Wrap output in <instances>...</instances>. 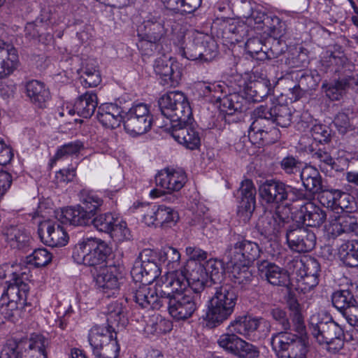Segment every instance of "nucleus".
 <instances>
[{
    "mask_svg": "<svg viewBox=\"0 0 358 358\" xmlns=\"http://www.w3.org/2000/svg\"><path fill=\"white\" fill-rule=\"evenodd\" d=\"M173 20L165 13L155 12L150 14L143 22V40L141 48L144 54L152 55L159 42L166 35L169 27H173Z\"/></svg>",
    "mask_w": 358,
    "mask_h": 358,
    "instance_id": "20e7f679",
    "label": "nucleus"
},
{
    "mask_svg": "<svg viewBox=\"0 0 358 358\" xmlns=\"http://www.w3.org/2000/svg\"><path fill=\"white\" fill-rule=\"evenodd\" d=\"M271 90L270 81L266 78L250 81L245 88V99L253 102H260L268 96Z\"/></svg>",
    "mask_w": 358,
    "mask_h": 358,
    "instance_id": "ea45409f",
    "label": "nucleus"
},
{
    "mask_svg": "<svg viewBox=\"0 0 358 358\" xmlns=\"http://www.w3.org/2000/svg\"><path fill=\"white\" fill-rule=\"evenodd\" d=\"M189 288L194 294H199L202 296L206 284L208 281V275L204 266L198 263H194V268L187 278Z\"/></svg>",
    "mask_w": 358,
    "mask_h": 358,
    "instance_id": "79ce46f5",
    "label": "nucleus"
},
{
    "mask_svg": "<svg viewBox=\"0 0 358 358\" xmlns=\"http://www.w3.org/2000/svg\"><path fill=\"white\" fill-rule=\"evenodd\" d=\"M303 187L312 194L320 193L322 189L321 176L317 169L312 166H306L300 172Z\"/></svg>",
    "mask_w": 358,
    "mask_h": 358,
    "instance_id": "a19ab883",
    "label": "nucleus"
},
{
    "mask_svg": "<svg viewBox=\"0 0 358 358\" xmlns=\"http://www.w3.org/2000/svg\"><path fill=\"white\" fill-rule=\"evenodd\" d=\"M288 216L281 213L280 208L275 211H266L262 215L257 222L256 228L261 235L267 238H276L285 227Z\"/></svg>",
    "mask_w": 358,
    "mask_h": 358,
    "instance_id": "a211bd4d",
    "label": "nucleus"
},
{
    "mask_svg": "<svg viewBox=\"0 0 358 358\" xmlns=\"http://www.w3.org/2000/svg\"><path fill=\"white\" fill-rule=\"evenodd\" d=\"M262 278L274 286L287 287L289 284L288 272L278 265L268 261H263L258 265Z\"/></svg>",
    "mask_w": 358,
    "mask_h": 358,
    "instance_id": "393cba45",
    "label": "nucleus"
},
{
    "mask_svg": "<svg viewBox=\"0 0 358 358\" xmlns=\"http://www.w3.org/2000/svg\"><path fill=\"white\" fill-rule=\"evenodd\" d=\"M342 78H340L334 83H326L322 84V88L324 91L326 96L332 101L339 100L341 92L343 90H346L345 86L342 85Z\"/></svg>",
    "mask_w": 358,
    "mask_h": 358,
    "instance_id": "69168bd1",
    "label": "nucleus"
},
{
    "mask_svg": "<svg viewBox=\"0 0 358 358\" xmlns=\"http://www.w3.org/2000/svg\"><path fill=\"white\" fill-rule=\"evenodd\" d=\"M151 252L148 250H143L139 256V259L135 261L131 270V275L136 283L151 284L157 280L161 274V268L154 259L146 258L148 253Z\"/></svg>",
    "mask_w": 358,
    "mask_h": 358,
    "instance_id": "2eb2a0df",
    "label": "nucleus"
},
{
    "mask_svg": "<svg viewBox=\"0 0 358 358\" xmlns=\"http://www.w3.org/2000/svg\"><path fill=\"white\" fill-rule=\"evenodd\" d=\"M117 221V217L110 213L99 214L92 218V224L99 231L108 233L113 229V225Z\"/></svg>",
    "mask_w": 358,
    "mask_h": 358,
    "instance_id": "603ef678",
    "label": "nucleus"
},
{
    "mask_svg": "<svg viewBox=\"0 0 358 358\" xmlns=\"http://www.w3.org/2000/svg\"><path fill=\"white\" fill-rule=\"evenodd\" d=\"M188 283L187 277L183 271L168 273L157 280L158 292L163 298H165L164 303L171 298L170 296L184 294L187 291L192 292V290L189 288Z\"/></svg>",
    "mask_w": 358,
    "mask_h": 358,
    "instance_id": "dca6fc26",
    "label": "nucleus"
},
{
    "mask_svg": "<svg viewBox=\"0 0 358 358\" xmlns=\"http://www.w3.org/2000/svg\"><path fill=\"white\" fill-rule=\"evenodd\" d=\"M259 106L267 109V116L274 122L276 127H287L290 125L292 113L287 105L271 102L269 104L260 105Z\"/></svg>",
    "mask_w": 358,
    "mask_h": 358,
    "instance_id": "473e14b6",
    "label": "nucleus"
},
{
    "mask_svg": "<svg viewBox=\"0 0 358 358\" xmlns=\"http://www.w3.org/2000/svg\"><path fill=\"white\" fill-rule=\"evenodd\" d=\"M127 302L115 301L107 307V322L110 328L124 327L127 323Z\"/></svg>",
    "mask_w": 358,
    "mask_h": 358,
    "instance_id": "e433bc0d",
    "label": "nucleus"
},
{
    "mask_svg": "<svg viewBox=\"0 0 358 358\" xmlns=\"http://www.w3.org/2000/svg\"><path fill=\"white\" fill-rule=\"evenodd\" d=\"M215 292L210 299L206 313L208 326L215 327L228 320L234 313L238 301V294L229 284L215 287Z\"/></svg>",
    "mask_w": 358,
    "mask_h": 358,
    "instance_id": "f257e3e1",
    "label": "nucleus"
},
{
    "mask_svg": "<svg viewBox=\"0 0 358 358\" xmlns=\"http://www.w3.org/2000/svg\"><path fill=\"white\" fill-rule=\"evenodd\" d=\"M80 206L87 210H92L94 216L103 205V199L95 192L88 190H82L80 193Z\"/></svg>",
    "mask_w": 358,
    "mask_h": 358,
    "instance_id": "de8ad7c7",
    "label": "nucleus"
},
{
    "mask_svg": "<svg viewBox=\"0 0 358 358\" xmlns=\"http://www.w3.org/2000/svg\"><path fill=\"white\" fill-rule=\"evenodd\" d=\"M154 70L161 78V84L166 87L177 86L181 78V73L174 64L166 57L158 58L155 60Z\"/></svg>",
    "mask_w": 358,
    "mask_h": 358,
    "instance_id": "b1692460",
    "label": "nucleus"
},
{
    "mask_svg": "<svg viewBox=\"0 0 358 358\" xmlns=\"http://www.w3.org/2000/svg\"><path fill=\"white\" fill-rule=\"evenodd\" d=\"M52 255L45 248H38L34 250L31 255L27 257V262L36 267L48 265L52 260Z\"/></svg>",
    "mask_w": 358,
    "mask_h": 358,
    "instance_id": "6e6d98bb",
    "label": "nucleus"
},
{
    "mask_svg": "<svg viewBox=\"0 0 358 358\" xmlns=\"http://www.w3.org/2000/svg\"><path fill=\"white\" fill-rule=\"evenodd\" d=\"M192 116L188 121H174L166 129L178 143L189 150H194L200 145L199 132L190 125Z\"/></svg>",
    "mask_w": 358,
    "mask_h": 358,
    "instance_id": "6ab92c4d",
    "label": "nucleus"
},
{
    "mask_svg": "<svg viewBox=\"0 0 358 358\" xmlns=\"http://www.w3.org/2000/svg\"><path fill=\"white\" fill-rule=\"evenodd\" d=\"M355 300L352 293L348 289L337 290L331 295L332 304L340 313L350 304L355 303Z\"/></svg>",
    "mask_w": 358,
    "mask_h": 358,
    "instance_id": "8fccbe9b",
    "label": "nucleus"
},
{
    "mask_svg": "<svg viewBox=\"0 0 358 358\" xmlns=\"http://www.w3.org/2000/svg\"><path fill=\"white\" fill-rule=\"evenodd\" d=\"M259 245L253 241L241 239L227 246L224 255L231 264L250 266L260 255Z\"/></svg>",
    "mask_w": 358,
    "mask_h": 358,
    "instance_id": "ddd939ff",
    "label": "nucleus"
},
{
    "mask_svg": "<svg viewBox=\"0 0 358 358\" xmlns=\"http://www.w3.org/2000/svg\"><path fill=\"white\" fill-rule=\"evenodd\" d=\"M179 219L178 213L171 207L164 205L157 206V226L163 228L174 226Z\"/></svg>",
    "mask_w": 358,
    "mask_h": 358,
    "instance_id": "49530a36",
    "label": "nucleus"
},
{
    "mask_svg": "<svg viewBox=\"0 0 358 358\" xmlns=\"http://www.w3.org/2000/svg\"><path fill=\"white\" fill-rule=\"evenodd\" d=\"M259 194L267 204L278 205L288 201L294 202L303 199L301 190L276 179L266 180L259 186Z\"/></svg>",
    "mask_w": 358,
    "mask_h": 358,
    "instance_id": "6e6552de",
    "label": "nucleus"
},
{
    "mask_svg": "<svg viewBox=\"0 0 358 358\" xmlns=\"http://www.w3.org/2000/svg\"><path fill=\"white\" fill-rule=\"evenodd\" d=\"M225 87L226 84L222 82L203 83L200 90L205 96L213 97L217 101V98L221 97L220 94H222Z\"/></svg>",
    "mask_w": 358,
    "mask_h": 358,
    "instance_id": "e2e57ef3",
    "label": "nucleus"
},
{
    "mask_svg": "<svg viewBox=\"0 0 358 358\" xmlns=\"http://www.w3.org/2000/svg\"><path fill=\"white\" fill-rule=\"evenodd\" d=\"M271 343L278 358H306L308 352L303 338L287 331L273 334Z\"/></svg>",
    "mask_w": 358,
    "mask_h": 358,
    "instance_id": "1a4fd4ad",
    "label": "nucleus"
},
{
    "mask_svg": "<svg viewBox=\"0 0 358 358\" xmlns=\"http://www.w3.org/2000/svg\"><path fill=\"white\" fill-rule=\"evenodd\" d=\"M231 280L235 285L241 288H245L252 280L253 276L249 270V266H242L238 264H231Z\"/></svg>",
    "mask_w": 358,
    "mask_h": 358,
    "instance_id": "a18cd8bd",
    "label": "nucleus"
},
{
    "mask_svg": "<svg viewBox=\"0 0 358 358\" xmlns=\"http://www.w3.org/2000/svg\"><path fill=\"white\" fill-rule=\"evenodd\" d=\"M123 110L115 103H104L98 108L97 119L106 128L115 129L123 122Z\"/></svg>",
    "mask_w": 358,
    "mask_h": 358,
    "instance_id": "c756f323",
    "label": "nucleus"
},
{
    "mask_svg": "<svg viewBox=\"0 0 358 358\" xmlns=\"http://www.w3.org/2000/svg\"><path fill=\"white\" fill-rule=\"evenodd\" d=\"M19 63L17 50L13 44L0 40V79L13 72Z\"/></svg>",
    "mask_w": 358,
    "mask_h": 358,
    "instance_id": "cd10ccee",
    "label": "nucleus"
},
{
    "mask_svg": "<svg viewBox=\"0 0 358 358\" xmlns=\"http://www.w3.org/2000/svg\"><path fill=\"white\" fill-rule=\"evenodd\" d=\"M157 206L147 203H141L138 207L139 213L142 215V221L148 226H157Z\"/></svg>",
    "mask_w": 358,
    "mask_h": 358,
    "instance_id": "052dcab7",
    "label": "nucleus"
},
{
    "mask_svg": "<svg viewBox=\"0 0 358 358\" xmlns=\"http://www.w3.org/2000/svg\"><path fill=\"white\" fill-rule=\"evenodd\" d=\"M148 283L135 282L132 288V297L136 303L143 308L159 309L165 305L162 294H159V286L150 287Z\"/></svg>",
    "mask_w": 358,
    "mask_h": 358,
    "instance_id": "aec40b11",
    "label": "nucleus"
},
{
    "mask_svg": "<svg viewBox=\"0 0 358 358\" xmlns=\"http://www.w3.org/2000/svg\"><path fill=\"white\" fill-rule=\"evenodd\" d=\"M203 48V36H197L182 50V56L189 60L201 59Z\"/></svg>",
    "mask_w": 358,
    "mask_h": 358,
    "instance_id": "4d7b16f0",
    "label": "nucleus"
},
{
    "mask_svg": "<svg viewBox=\"0 0 358 358\" xmlns=\"http://www.w3.org/2000/svg\"><path fill=\"white\" fill-rule=\"evenodd\" d=\"M92 210H87L80 205L62 210L57 214V218L62 224L69 223L74 226H87L92 224L94 217Z\"/></svg>",
    "mask_w": 358,
    "mask_h": 358,
    "instance_id": "bb28decb",
    "label": "nucleus"
},
{
    "mask_svg": "<svg viewBox=\"0 0 358 358\" xmlns=\"http://www.w3.org/2000/svg\"><path fill=\"white\" fill-rule=\"evenodd\" d=\"M97 104L96 94L93 91H88L77 99L73 108L69 110V113L71 115L77 113L80 117L88 118L94 114Z\"/></svg>",
    "mask_w": 358,
    "mask_h": 358,
    "instance_id": "72a5a7b5",
    "label": "nucleus"
},
{
    "mask_svg": "<svg viewBox=\"0 0 358 358\" xmlns=\"http://www.w3.org/2000/svg\"><path fill=\"white\" fill-rule=\"evenodd\" d=\"M152 122V117L148 106L142 103L134 105L123 118L124 129L131 136H138L148 131Z\"/></svg>",
    "mask_w": 358,
    "mask_h": 358,
    "instance_id": "f8f14e48",
    "label": "nucleus"
},
{
    "mask_svg": "<svg viewBox=\"0 0 358 358\" xmlns=\"http://www.w3.org/2000/svg\"><path fill=\"white\" fill-rule=\"evenodd\" d=\"M170 297L165 304H167L170 315L178 321L190 318L203 303L201 296L194 292L187 291Z\"/></svg>",
    "mask_w": 358,
    "mask_h": 358,
    "instance_id": "9b49d317",
    "label": "nucleus"
},
{
    "mask_svg": "<svg viewBox=\"0 0 358 358\" xmlns=\"http://www.w3.org/2000/svg\"><path fill=\"white\" fill-rule=\"evenodd\" d=\"M357 226L358 218L344 213L329 218L327 231L332 237H337L343 234L356 236Z\"/></svg>",
    "mask_w": 358,
    "mask_h": 358,
    "instance_id": "5701e85b",
    "label": "nucleus"
},
{
    "mask_svg": "<svg viewBox=\"0 0 358 358\" xmlns=\"http://www.w3.org/2000/svg\"><path fill=\"white\" fill-rule=\"evenodd\" d=\"M83 148V143L80 141H72L60 146L51 160V166L58 160L77 155Z\"/></svg>",
    "mask_w": 358,
    "mask_h": 358,
    "instance_id": "09e8293b",
    "label": "nucleus"
},
{
    "mask_svg": "<svg viewBox=\"0 0 358 358\" xmlns=\"http://www.w3.org/2000/svg\"><path fill=\"white\" fill-rule=\"evenodd\" d=\"M308 328L315 341L327 351L335 353L343 348V329L334 320L313 315L310 318Z\"/></svg>",
    "mask_w": 358,
    "mask_h": 358,
    "instance_id": "f03ea898",
    "label": "nucleus"
},
{
    "mask_svg": "<svg viewBox=\"0 0 358 358\" xmlns=\"http://www.w3.org/2000/svg\"><path fill=\"white\" fill-rule=\"evenodd\" d=\"M217 101L220 102L221 110L229 115L245 110L248 102L245 97L237 92H232L223 97H218Z\"/></svg>",
    "mask_w": 358,
    "mask_h": 358,
    "instance_id": "c9c22d12",
    "label": "nucleus"
},
{
    "mask_svg": "<svg viewBox=\"0 0 358 358\" xmlns=\"http://www.w3.org/2000/svg\"><path fill=\"white\" fill-rule=\"evenodd\" d=\"M229 332L257 341L265 338L271 331L270 322L262 317L242 315L234 317L227 327Z\"/></svg>",
    "mask_w": 358,
    "mask_h": 358,
    "instance_id": "0eeeda50",
    "label": "nucleus"
},
{
    "mask_svg": "<svg viewBox=\"0 0 358 358\" xmlns=\"http://www.w3.org/2000/svg\"><path fill=\"white\" fill-rule=\"evenodd\" d=\"M234 355L240 358H257L259 351L256 346L241 338Z\"/></svg>",
    "mask_w": 358,
    "mask_h": 358,
    "instance_id": "338daca9",
    "label": "nucleus"
},
{
    "mask_svg": "<svg viewBox=\"0 0 358 358\" xmlns=\"http://www.w3.org/2000/svg\"><path fill=\"white\" fill-rule=\"evenodd\" d=\"M292 78L297 80L298 84L305 91L314 89L317 85V82L314 76L303 70L293 71Z\"/></svg>",
    "mask_w": 358,
    "mask_h": 358,
    "instance_id": "13d9d810",
    "label": "nucleus"
},
{
    "mask_svg": "<svg viewBox=\"0 0 358 358\" xmlns=\"http://www.w3.org/2000/svg\"><path fill=\"white\" fill-rule=\"evenodd\" d=\"M309 150L312 153V157L319 162V166L322 171H327L329 165L334 164V158L327 151L321 148L314 150L312 146Z\"/></svg>",
    "mask_w": 358,
    "mask_h": 358,
    "instance_id": "680f3d73",
    "label": "nucleus"
},
{
    "mask_svg": "<svg viewBox=\"0 0 358 358\" xmlns=\"http://www.w3.org/2000/svg\"><path fill=\"white\" fill-rule=\"evenodd\" d=\"M241 341V338L238 335L229 331L219 337L217 344L227 352L234 355Z\"/></svg>",
    "mask_w": 358,
    "mask_h": 358,
    "instance_id": "864d4df0",
    "label": "nucleus"
},
{
    "mask_svg": "<svg viewBox=\"0 0 358 358\" xmlns=\"http://www.w3.org/2000/svg\"><path fill=\"white\" fill-rule=\"evenodd\" d=\"M50 340L42 334H33L24 343L25 358H48Z\"/></svg>",
    "mask_w": 358,
    "mask_h": 358,
    "instance_id": "2f4dec72",
    "label": "nucleus"
},
{
    "mask_svg": "<svg viewBox=\"0 0 358 358\" xmlns=\"http://www.w3.org/2000/svg\"><path fill=\"white\" fill-rule=\"evenodd\" d=\"M180 253L175 248L166 246L159 252V259L170 268H175L180 263Z\"/></svg>",
    "mask_w": 358,
    "mask_h": 358,
    "instance_id": "5fc2aeb1",
    "label": "nucleus"
},
{
    "mask_svg": "<svg viewBox=\"0 0 358 358\" xmlns=\"http://www.w3.org/2000/svg\"><path fill=\"white\" fill-rule=\"evenodd\" d=\"M299 215V219L308 227H319L327 220L326 212L313 202L301 205Z\"/></svg>",
    "mask_w": 358,
    "mask_h": 358,
    "instance_id": "7c9ffc66",
    "label": "nucleus"
},
{
    "mask_svg": "<svg viewBox=\"0 0 358 358\" xmlns=\"http://www.w3.org/2000/svg\"><path fill=\"white\" fill-rule=\"evenodd\" d=\"M38 233L41 241L52 248L64 246L68 242L67 233L60 223L56 221L41 222Z\"/></svg>",
    "mask_w": 358,
    "mask_h": 358,
    "instance_id": "412c9836",
    "label": "nucleus"
},
{
    "mask_svg": "<svg viewBox=\"0 0 358 358\" xmlns=\"http://www.w3.org/2000/svg\"><path fill=\"white\" fill-rule=\"evenodd\" d=\"M238 194L240 199L238 213H245V217H249L254 211L256 203V188L253 182L250 179L243 180L238 190Z\"/></svg>",
    "mask_w": 358,
    "mask_h": 358,
    "instance_id": "c85d7f7f",
    "label": "nucleus"
},
{
    "mask_svg": "<svg viewBox=\"0 0 358 358\" xmlns=\"http://www.w3.org/2000/svg\"><path fill=\"white\" fill-rule=\"evenodd\" d=\"M115 337L109 329L100 326L93 327L89 333L88 341L92 348L93 354L99 350L103 345Z\"/></svg>",
    "mask_w": 358,
    "mask_h": 358,
    "instance_id": "c03bdc74",
    "label": "nucleus"
},
{
    "mask_svg": "<svg viewBox=\"0 0 358 358\" xmlns=\"http://www.w3.org/2000/svg\"><path fill=\"white\" fill-rule=\"evenodd\" d=\"M26 93L30 101L39 108L45 107L50 99V92L44 83L35 80L27 83Z\"/></svg>",
    "mask_w": 358,
    "mask_h": 358,
    "instance_id": "4c0bfd02",
    "label": "nucleus"
},
{
    "mask_svg": "<svg viewBox=\"0 0 358 358\" xmlns=\"http://www.w3.org/2000/svg\"><path fill=\"white\" fill-rule=\"evenodd\" d=\"M29 291V286L23 280L22 276L14 273L13 278L9 281L6 292L0 299L1 314L6 319L13 321L20 317L27 303Z\"/></svg>",
    "mask_w": 358,
    "mask_h": 358,
    "instance_id": "7ed1b4c3",
    "label": "nucleus"
},
{
    "mask_svg": "<svg viewBox=\"0 0 358 358\" xmlns=\"http://www.w3.org/2000/svg\"><path fill=\"white\" fill-rule=\"evenodd\" d=\"M338 256L347 266H358V241H346L343 242L338 248Z\"/></svg>",
    "mask_w": 358,
    "mask_h": 358,
    "instance_id": "37998d69",
    "label": "nucleus"
},
{
    "mask_svg": "<svg viewBox=\"0 0 358 358\" xmlns=\"http://www.w3.org/2000/svg\"><path fill=\"white\" fill-rule=\"evenodd\" d=\"M266 108L257 107L252 113L253 121L248 131L251 143L258 146L268 145L277 141L280 136V130L269 118Z\"/></svg>",
    "mask_w": 358,
    "mask_h": 358,
    "instance_id": "39448f33",
    "label": "nucleus"
},
{
    "mask_svg": "<svg viewBox=\"0 0 358 358\" xmlns=\"http://www.w3.org/2000/svg\"><path fill=\"white\" fill-rule=\"evenodd\" d=\"M2 235L7 244L13 249L22 250L29 245L30 236L22 227H6Z\"/></svg>",
    "mask_w": 358,
    "mask_h": 358,
    "instance_id": "f704fd0d",
    "label": "nucleus"
},
{
    "mask_svg": "<svg viewBox=\"0 0 358 358\" xmlns=\"http://www.w3.org/2000/svg\"><path fill=\"white\" fill-rule=\"evenodd\" d=\"M110 248L98 238H84L73 248L72 257L79 264L96 266L106 262Z\"/></svg>",
    "mask_w": 358,
    "mask_h": 358,
    "instance_id": "423d86ee",
    "label": "nucleus"
},
{
    "mask_svg": "<svg viewBox=\"0 0 358 358\" xmlns=\"http://www.w3.org/2000/svg\"><path fill=\"white\" fill-rule=\"evenodd\" d=\"M286 241L292 250L297 252H308L315 248L316 236L308 227L294 224L287 229Z\"/></svg>",
    "mask_w": 358,
    "mask_h": 358,
    "instance_id": "f3484780",
    "label": "nucleus"
},
{
    "mask_svg": "<svg viewBox=\"0 0 358 358\" xmlns=\"http://www.w3.org/2000/svg\"><path fill=\"white\" fill-rule=\"evenodd\" d=\"M121 274L116 266H109L101 268L94 277L97 289L106 296L115 295L120 286Z\"/></svg>",
    "mask_w": 358,
    "mask_h": 358,
    "instance_id": "4be33fe9",
    "label": "nucleus"
},
{
    "mask_svg": "<svg viewBox=\"0 0 358 358\" xmlns=\"http://www.w3.org/2000/svg\"><path fill=\"white\" fill-rule=\"evenodd\" d=\"M288 267L296 275H311L319 277L320 272V263L316 259L312 257L293 259L289 262Z\"/></svg>",
    "mask_w": 358,
    "mask_h": 358,
    "instance_id": "58836bf2",
    "label": "nucleus"
},
{
    "mask_svg": "<svg viewBox=\"0 0 358 358\" xmlns=\"http://www.w3.org/2000/svg\"><path fill=\"white\" fill-rule=\"evenodd\" d=\"M187 181L185 173L182 169H164L159 171L155 177L157 187L162 189H153L150 195L152 198L160 197L165 193L178 192L185 185Z\"/></svg>",
    "mask_w": 358,
    "mask_h": 358,
    "instance_id": "4468645a",
    "label": "nucleus"
},
{
    "mask_svg": "<svg viewBox=\"0 0 358 358\" xmlns=\"http://www.w3.org/2000/svg\"><path fill=\"white\" fill-rule=\"evenodd\" d=\"M119 352L120 347L115 336L103 345L94 355L96 358H117Z\"/></svg>",
    "mask_w": 358,
    "mask_h": 358,
    "instance_id": "bf43d9fd",
    "label": "nucleus"
},
{
    "mask_svg": "<svg viewBox=\"0 0 358 358\" xmlns=\"http://www.w3.org/2000/svg\"><path fill=\"white\" fill-rule=\"evenodd\" d=\"M108 234H109L113 238L119 242L129 239L130 236L129 230L127 228L126 222L120 220L118 217L117 221L113 225V229Z\"/></svg>",
    "mask_w": 358,
    "mask_h": 358,
    "instance_id": "774afa93",
    "label": "nucleus"
},
{
    "mask_svg": "<svg viewBox=\"0 0 358 358\" xmlns=\"http://www.w3.org/2000/svg\"><path fill=\"white\" fill-rule=\"evenodd\" d=\"M162 114L170 120L188 121L192 116V110L185 95L179 91L169 92L164 94L158 101Z\"/></svg>",
    "mask_w": 358,
    "mask_h": 358,
    "instance_id": "9d476101",
    "label": "nucleus"
},
{
    "mask_svg": "<svg viewBox=\"0 0 358 358\" xmlns=\"http://www.w3.org/2000/svg\"><path fill=\"white\" fill-rule=\"evenodd\" d=\"M352 197L339 189H331L325 191L321 196V203L336 213H348Z\"/></svg>",
    "mask_w": 358,
    "mask_h": 358,
    "instance_id": "a878e982",
    "label": "nucleus"
},
{
    "mask_svg": "<svg viewBox=\"0 0 358 358\" xmlns=\"http://www.w3.org/2000/svg\"><path fill=\"white\" fill-rule=\"evenodd\" d=\"M287 306L290 311V317L295 325L296 331L298 333H302L304 331L305 325L301 305L296 299L291 298L287 301Z\"/></svg>",
    "mask_w": 358,
    "mask_h": 358,
    "instance_id": "3c124183",
    "label": "nucleus"
},
{
    "mask_svg": "<svg viewBox=\"0 0 358 358\" xmlns=\"http://www.w3.org/2000/svg\"><path fill=\"white\" fill-rule=\"evenodd\" d=\"M313 138L320 143H327L331 136V129L325 124L315 123L310 129Z\"/></svg>",
    "mask_w": 358,
    "mask_h": 358,
    "instance_id": "0e129e2a",
    "label": "nucleus"
}]
</instances>
